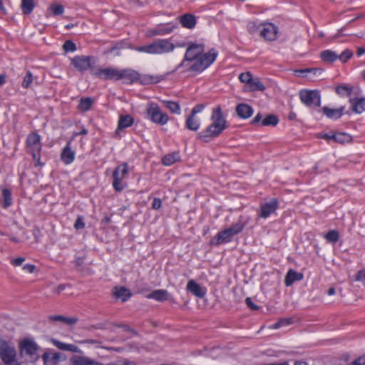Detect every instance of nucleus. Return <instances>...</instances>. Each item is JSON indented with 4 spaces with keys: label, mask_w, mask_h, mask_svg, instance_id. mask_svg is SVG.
Masks as SVG:
<instances>
[{
    "label": "nucleus",
    "mask_w": 365,
    "mask_h": 365,
    "mask_svg": "<svg viewBox=\"0 0 365 365\" xmlns=\"http://www.w3.org/2000/svg\"><path fill=\"white\" fill-rule=\"evenodd\" d=\"M21 7L24 14H30L34 9V0H21Z\"/></svg>",
    "instance_id": "obj_44"
},
{
    "label": "nucleus",
    "mask_w": 365,
    "mask_h": 365,
    "mask_svg": "<svg viewBox=\"0 0 365 365\" xmlns=\"http://www.w3.org/2000/svg\"><path fill=\"white\" fill-rule=\"evenodd\" d=\"M134 123V118L130 115H120L118 122L117 130H123L132 126Z\"/></svg>",
    "instance_id": "obj_32"
},
{
    "label": "nucleus",
    "mask_w": 365,
    "mask_h": 365,
    "mask_svg": "<svg viewBox=\"0 0 365 365\" xmlns=\"http://www.w3.org/2000/svg\"><path fill=\"white\" fill-rule=\"evenodd\" d=\"M364 53H365V48H362V47L358 48L357 51H356V55H357L358 57L361 56Z\"/></svg>",
    "instance_id": "obj_64"
},
{
    "label": "nucleus",
    "mask_w": 365,
    "mask_h": 365,
    "mask_svg": "<svg viewBox=\"0 0 365 365\" xmlns=\"http://www.w3.org/2000/svg\"><path fill=\"white\" fill-rule=\"evenodd\" d=\"M16 356V351L14 347L11 346L5 340L0 341V357L6 364H14Z\"/></svg>",
    "instance_id": "obj_11"
},
{
    "label": "nucleus",
    "mask_w": 365,
    "mask_h": 365,
    "mask_svg": "<svg viewBox=\"0 0 365 365\" xmlns=\"http://www.w3.org/2000/svg\"><path fill=\"white\" fill-rule=\"evenodd\" d=\"M71 143L72 139L68 140L61 153V160L66 165L73 163L76 158V152L71 149Z\"/></svg>",
    "instance_id": "obj_16"
},
{
    "label": "nucleus",
    "mask_w": 365,
    "mask_h": 365,
    "mask_svg": "<svg viewBox=\"0 0 365 365\" xmlns=\"http://www.w3.org/2000/svg\"><path fill=\"white\" fill-rule=\"evenodd\" d=\"M25 260H26L25 257H16V258L11 259L10 263L14 267H19V266L22 265V264L25 262Z\"/></svg>",
    "instance_id": "obj_53"
},
{
    "label": "nucleus",
    "mask_w": 365,
    "mask_h": 365,
    "mask_svg": "<svg viewBox=\"0 0 365 365\" xmlns=\"http://www.w3.org/2000/svg\"><path fill=\"white\" fill-rule=\"evenodd\" d=\"M351 110L356 113H361L365 110V98H350Z\"/></svg>",
    "instance_id": "obj_28"
},
{
    "label": "nucleus",
    "mask_w": 365,
    "mask_h": 365,
    "mask_svg": "<svg viewBox=\"0 0 365 365\" xmlns=\"http://www.w3.org/2000/svg\"><path fill=\"white\" fill-rule=\"evenodd\" d=\"M148 299H152L157 302H163L165 301H172L173 297L166 289H156L146 296Z\"/></svg>",
    "instance_id": "obj_18"
},
{
    "label": "nucleus",
    "mask_w": 365,
    "mask_h": 365,
    "mask_svg": "<svg viewBox=\"0 0 365 365\" xmlns=\"http://www.w3.org/2000/svg\"><path fill=\"white\" fill-rule=\"evenodd\" d=\"M71 65L79 72L84 73L91 69L96 63L95 57L91 56H76L71 60Z\"/></svg>",
    "instance_id": "obj_8"
},
{
    "label": "nucleus",
    "mask_w": 365,
    "mask_h": 365,
    "mask_svg": "<svg viewBox=\"0 0 365 365\" xmlns=\"http://www.w3.org/2000/svg\"><path fill=\"white\" fill-rule=\"evenodd\" d=\"M210 120L212 123L198 133V138L204 143H210L216 139L228 128L226 116L220 105L212 109Z\"/></svg>",
    "instance_id": "obj_2"
},
{
    "label": "nucleus",
    "mask_w": 365,
    "mask_h": 365,
    "mask_svg": "<svg viewBox=\"0 0 365 365\" xmlns=\"http://www.w3.org/2000/svg\"><path fill=\"white\" fill-rule=\"evenodd\" d=\"M165 76L163 75H153V74H144L140 75L139 73L138 81L143 85L155 84L160 83L165 79Z\"/></svg>",
    "instance_id": "obj_20"
},
{
    "label": "nucleus",
    "mask_w": 365,
    "mask_h": 365,
    "mask_svg": "<svg viewBox=\"0 0 365 365\" xmlns=\"http://www.w3.org/2000/svg\"><path fill=\"white\" fill-rule=\"evenodd\" d=\"M113 294L116 299H120L123 302L128 301L132 296V294L128 288L125 287H115Z\"/></svg>",
    "instance_id": "obj_23"
},
{
    "label": "nucleus",
    "mask_w": 365,
    "mask_h": 365,
    "mask_svg": "<svg viewBox=\"0 0 365 365\" xmlns=\"http://www.w3.org/2000/svg\"><path fill=\"white\" fill-rule=\"evenodd\" d=\"M234 235L228 229L219 232L216 237L210 242L211 245H220L221 244L228 243L232 240Z\"/></svg>",
    "instance_id": "obj_17"
},
{
    "label": "nucleus",
    "mask_w": 365,
    "mask_h": 365,
    "mask_svg": "<svg viewBox=\"0 0 365 365\" xmlns=\"http://www.w3.org/2000/svg\"><path fill=\"white\" fill-rule=\"evenodd\" d=\"M161 200L158 197H155L152 203V208L154 210H159L161 207Z\"/></svg>",
    "instance_id": "obj_57"
},
{
    "label": "nucleus",
    "mask_w": 365,
    "mask_h": 365,
    "mask_svg": "<svg viewBox=\"0 0 365 365\" xmlns=\"http://www.w3.org/2000/svg\"><path fill=\"white\" fill-rule=\"evenodd\" d=\"M74 227L76 230L83 229L85 227V223L82 218H81V217L77 218V220H76L75 224H74Z\"/></svg>",
    "instance_id": "obj_58"
},
{
    "label": "nucleus",
    "mask_w": 365,
    "mask_h": 365,
    "mask_svg": "<svg viewBox=\"0 0 365 365\" xmlns=\"http://www.w3.org/2000/svg\"><path fill=\"white\" fill-rule=\"evenodd\" d=\"M51 342L55 346H56L58 349H59L61 350L69 351L71 352H78V348L74 344H66V343L61 342L57 339H52Z\"/></svg>",
    "instance_id": "obj_36"
},
{
    "label": "nucleus",
    "mask_w": 365,
    "mask_h": 365,
    "mask_svg": "<svg viewBox=\"0 0 365 365\" xmlns=\"http://www.w3.org/2000/svg\"><path fill=\"white\" fill-rule=\"evenodd\" d=\"M317 71H318L317 68H312L295 70L294 72L295 76H304V74L308 73H313L314 74H316L317 73Z\"/></svg>",
    "instance_id": "obj_51"
},
{
    "label": "nucleus",
    "mask_w": 365,
    "mask_h": 365,
    "mask_svg": "<svg viewBox=\"0 0 365 365\" xmlns=\"http://www.w3.org/2000/svg\"><path fill=\"white\" fill-rule=\"evenodd\" d=\"M145 111L148 118L152 123L157 125H165L170 120V117L168 113L163 111L156 103H148Z\"/></svg>",
    "instance_id": "obj_6"
},
{
    "label": "nucleus",
    "mask_w": 365,
    "mask_h": 365,
    "mask_svg": "<svg viewBox=\"0 0 365 365\" xmlns=\"http://www.w3.org/2000/svg\"><path fill=\"white\" fill-rule=\"evenodd\" d=\"M290 319H282L278 322L275 323L273 327L275 329L279 328L282 326L287 325L290 324Z\"/></svg>",
    "instance_id": "obj_56"
},
{
    "label": "nucleus",
    "mask_w": 365,
    "mask_h": 365,
    "mask_svg": "<svg viewBox=\"0 0 365 365\" xmlns=\"http://www.w3.org/2000/svg\"><path fill=\"white\" fill-rule=\"evenodd\" d=\"M248 220L245 219L244 216H240L238 220L234 223L230 227L227 228L235 236L240 233L247 225Z\"/></svg>",
    "instance_id": "obj_26"
},
{
    "label": "nucleus",
    "mask_w": 365,
    "mask_h": 365,
    "mask_svg": "<svg viewBox=\"0 0 365 365\" xmlns=\"http://www.w3.org/2000/svg\"><path fill=\"white\" fill-rule=\"evenodd\" d=\"M1 197L0 199L1 206L6 209L9 207L13 203L11 191L8 188H4L1 190Z\"/></svg>",
    "instance_id": "obj_29"
},
{
    "label": "nucleus",
    "mask_w": 365,
    "mask_h": 365,
    "mask_svg": "<svg viewBox=\"0 0 365 365\" xmlns=\"http://www.w3.org/2000/svg\"><path fill=\"white\" fill-rule=\"evenodd\" d=\"M175 26L173 23H167L158 25L153 31V35H165L173 32Z\"/></svg>",
    "instance_id": "obj_31"
},
{
    "label": "nucleus",
    "mask_w": 365,
    "mask_h": 365,
    "mask_svg": "<svg viewBox=\"0 0 365 365\" xmlns=\"http://www.w3.org/2000/svg\"><path fill=\"white\" fill-rule=\"evenodd\" d=\"M41 137L37 131H34L27 135L25 142V148L26 153L32 157L35 167L43 168L45 163L41 161L42 150Z\"/></svg>",
    "instance_id": "obj_3"
},
{
    "label": "nucleus",
    "mask_w": 365,
    "mask_h": 365,
    "mask_svg": "<svg viewBox=\"0 0 365 365\" xmlns=\"http://www.w3.org/2000/svg\"><path fill=\"white\" fill-rule=\"evenodd\" d=\"M279 123V119L277 115L269 114L267 115L262 121V126H276Z\"/></svg>",
    "instance_id": "obj_43"
},
{
    "label": "nucleus",
    "mask_w": 365,
    "mask_h": 365,
    "mask_svg": "<svg viewBox=\"0 0 365 365\" xmlns=\"http://www.w3.org/2000/svg\"><path fill=\"white\" fill-rule=\"evenodd\" d=\"M262 115L260 113H258L255 117L254 118L251 120V124L255 125H257V123H261V121L262 120Z\"/></svg>",
    "instance_id": "obj_60"
},
{
    "label": "nucleus",
    "mask_w": 365,
    "mask_h": 365,
    "mask_svg": "<svg viewBox=\"0 0 365 365\" xmlns=\"http://www.w3.org/2000/svg\"><path fill=\"white\" fill-rule=\"evenodd\" d=\"M279 28L271 22H262L259 36L267 41H274L278 38Z\"/></svg>",
    "instance_id": "obj_12"
},
{
    "label": "nucleus",
    "mask_w": 365,
    "mask_h": 365,
    "mask_svg": "<svg viewBox=\"0 0 365 365\" xmlns=\"http://www.w3.org/2000/svg\"><path fill=\"white\" fill-rule=\"evenodd\" d=\"M253 78L252 73L250 72H245L242 73L239 76V80L241 83L246 84L248 86Z\"/></svg>",
    "instance_id": "obj_48"
},
{
    "label": "nucleus",
    "mask_w": 365,
    "mask_h": 365,
    "mask_svg": "<svg viewBox=\"0 0 365 365\" xmlns=\"http://www.w3.org/2000/svg\"><path fill=\"white\" fill-rule=\"evenodd\" d=\"M299 98L307 107H319L321 105V95L317 90H302L299 92Z\"/></svg>",
    "instance_id": "obj_7"
},
{
    "label": "nucleus",
    "mask_w": 365,
    "mask_h": 365,
    "mask_svg": "<svg viewBox=\"0 0 365 365\" xmlns=\"http://www.w3.org/2000/svg\"><path fill=\"white\" fill-rule=\"evenodd\" d=\"M73 365H103L102 363L86 356H74L71 358Z\"/></svg>",
    "instance_id": "obj_22"
},
{
    "label": "nucleus",
    "mask_w": 365,
    "mask_h": 365,
    "mask_svg": "<svg viewBox=\"0 0 365 365\" xmlns=\"http://www.w3.org/2000/svg\"><path fill=\"white\" fill-rule=\"evenodd\" d=\"M353 88L350 85H339L336 87L335 91L341 96H349L353 92Z\"/></svg>",
    "instance_id": "obj_42"
},
{
    "label": "nucleus",
    "mask_w": 365,
    "mask_h": 365,
    "mask_svg": "<svg viewBox=\"0 0 365 365\" xmlns=\"http://www.w3.org/2000/svg\"><path fill=\"white\" fill-rule=\"evenodd\" d=\"M324 238L330 243L335 244L339 239V233L336 230L329 231L324 235Z\"/></svg>",
    "instance_id": "obj_45"
},
{
    "label": "nucleus",
    "mask_w": 365,
    "mask_h": 365,
    "mask_svg": "<svg viewBox=\"0 0 365 365\" xmlns=\"http://www.w3.org/2000/svg\"><path fill=\"white\" fill-rule=\"evenodd\" d=\"M237 116L241 119H248L254 113L252 107L247 103H240L235 108Z\"/></svg>",
    "instance_id": "obj_19"
},
{
    "label": "nucleus",
    "mask_w": 365,
    "mask_h": 365,
    "mask_svg": "<svg viewBox=\"0 0 365 365\" xmlns=\"http://www.w3.org/2000/svg\"><path fill=\"white\" fill-rule=\"evenodd\" d=\"M352 52L349 49H346L339 56L338 55V59H339L342 63H346L352 57Z\"/></svg>",
    "instance_id": "obj_49"
},
{
    "label": "nucleus",
    "mask_w": 365,
    "mask_h": 365,
    "mask_svg": "<svg viewBox=\"0 0 365 365\" xmlns=\"http://www.w3.org/2000/svg\"><path fill=\"white\" fill-rule=\"evenodd\" d=\"M200 119L195 115L190 114L185 120V128L192 131H197L200 128Z\"/></svg>",
    "instance_id": "obj_30"
},
{
    "label": "nucleus",
    "mask_w": 365,
    "mask_h": 365,
    "mask_svg": "<svg viewBox=\"0 0 365 365\" xmlns=\"http://www.w3.org/2000/svg\"><path fill=\"white\" fill-rule=\"evenodd\" d=\"M93 104V101L90 97H83L80 99L78 110L81 112H87L91 110Z\"/></svg>",
    "instance_id": "obj_39"
},
{
    "label": "nucleus",
    "mask_w": 365,
    "mask_h": 365,
    "mask_svg": "<svg viewBox=\"0 0 365 365\" xmlns=\"http://www.w3.org/2000/svg\"><path fill=\"white\" fill-rule=\"evenodd\" d=\"M181 160V156L179 151H174L164 155L162 158V164L165 166H171L177 162Z\"/></svg>",
    "instance_id": "obj_25"
},
{
    "label": "nucleus",
    "mask_w": 365,
    "mask_h": 365,
    "mask_svg": "<svg viewBox=\"0 0 365 365\" xmlns=\"http://www.w3.org/2000/svg\"><path fill=\"white\" fill-rule=\"evenodd\" d=\"M119 71L116 68L108 67L92 71V74L103 81H119Z\"/></svg>",
    "instance_id": "obj_13"
},
{
    "label": "nucleus",
    "mask_w": 365,
    "mask_h": 365,
    "mask_svg": "<svg viewBox=\"0 0 365 365\" xmlns=\"http://www.w3.org/2000/svg\"><path fill=\"white\" fill-rule=\"evenodd\" d=\"M87 134H88V130L86 128L83 127L81 128V131H79V132H74L73 133V138L71 139L73 140L76 137H77L78 135H86Z\"/></svg>",
    "instance_id": "obj_61"
},
{
    "label": "nucleus",
    "mask_w": 365,
    "mask_h": 365,
    "mask_svg": "<svg viewBox=\"0 0 365 365\" xmlns=\"http://www.w3.org/2000/svg\"><path fill=\"white\" fill-rule=\"evenodd\" d=\"M248 88L250 91H264L266 88L257 77H253L252 78L250 84L248 85Z\"/></svg>",
    "instance_id": "obj_40"
},
{
    "label": "nucleus",
    "mask_w": 365,
    "mask_h": 365,
    "mask_svg": "<svg viewBox=\"0 0 365 365\" xmlns=\"http://www.w3.org/2000/svg\"><path fill=\"white\" fill-rule=\"evenodd\" d=\"M349 365H365V356H360Z\"/></svg>",
    "instance_id": "obj_59"
},
{
    "label": "nucleus",
    "mask_w": 365,
    "mask_h": 365,
    "mask_svg": "<svg viewBox=\"0 0 365 365\" xmlns=\"http://www.w3.org/2000/svg\"><path fill=\"white\" fill-rule=\"evenodd\" d=\"M174 48L175 46L171 41L168 39H160L148 45L136 47L135 50L149 54H162L170 53Z\"/></svg>",
    "instance_id": "obj_4"
},
{
    "label": "nucleus",
    "mask_w": 365,
    "mask_h": 365,
    "mask_svg": "<svg viewBox=\"0 0 365 365\" xmlns=\"http://www.w3.org/2000/svg\"><path fill=\"white\" fill-rule=\"evenodd\" d=\"M262 26V22H259L256 21H249L247 24V30L249 34L254 35L256 34H260L261 26Z\"/></svg>",
    "instance_id": "obj_41"
},
{
    "label": "nucleus",
    "mask_w": 365,
    "mask_h": 365,
    "mask_svg": "<svg viewBox=\"0 0 365 365\" xmlns=\"http://www.w3.org/2000/svg\"><path fill=\"white\" fill-rule=\"evenodd\" d=\"M19 349L22 353L28 355L31 360L36 361L38 359L39 346L33 339L24 338L20 342Z\"/></svg>",
    "instance_id": "obj_9"
},
{
    "label": "nucleus",
    "mask_w": 365,
    "mask_h": 365,
    "mask_svg": "<svg viewBox=\"0 0 365 365\" xmlns=\"http://www.w3.org/2000/svg\"><path fill=\"white\" fill-rule=\"evenodd\" d=\"M186 288L188 292H191L195 297L202 298L205 295V292H204L200 285L193 279L188 281Z\"/></svg>",
    "instance_id": "obj_24"
},
{
    "label": "nucleus",
    "mask_w": 365,
    "mask_h": 365,
    "mask_svg": "<svg viewBox=\"0 0 365 365\" xmlns=\"http://www.w3.org/2000/svg\"><path fill=\"white\" fill-rule=\"evenodd\" d=\"M180 21L182 26L187 29H192L196 25V19L195 16L190 14L181 16Z\"/></svg>",
    "instance_id": "obj_35"
},
{
    "label": "nucleus",
    "mask_w": 365,
    "mask_h": 365,
    "mask_svg": "<svg viewBox=\"0 0 365 365\" xmlns=\"http://www.w3.org/2000/svg\"><path fill=\"white\" fill-rule=\"evenodd\" d=\"M344 107L341 106L339 108H331L327 106L322 108V113L328 118L332 120L339 119L344 114Z\"/></svg>",
    "instance_id": "obj_21"
},
{
    "label": "nucleus",
    "mask_w": 365,
    "mask_h": 365,
    "mask_svg": "<svg viewBox=\"0 0 365 365\" xmlns=\"http://www.w3.org/2000/svg\"><path fill=\"white\" fill-rule=\"evenodd\" d=\"M355 280L361 282L365 285V267L357 272L355 275Z\"/></svg>",
    "instance_id": "obj_52"
},
{
    "label": "nucleus",
    "mask_w": 365,
    "mask_h": 365,
    "mask_svg": "<svg viewBox=\"0 0 365 365\" xmlns=\"http://www.w3.org/2000/svg\"><path fill=\"white\" fill-rule=\"evenodd\" d=\"M129 174V166L128 163H123L117 166L112 175V187L115 192H122L128 187L125 181Z\"/></svg>",
    "instance_id": "obj_5"
},
{
    "label": "nucleus",
    "mask_w": 365,
    "mask_h": 365,
    "mask_svg": "<svg viewBox=\"0 0 365 365\" xmlns=\"http://www.w3.org/2000/svg\"><path fill=\"white\" fill-rule=\"evenodd\" d=\"M205 108V106L204 104H197L192 108L190 114L196 116V115L201 113Z\"/></svg>",
    "instance_id": "obj_54"
},
{
    "label": "nucleus",
    "mask_w": 365,
    "mask_h": 365,
    "mask_svg": "<svg viewBox=\"0 0 365 365\" xmlns=\"http://www.w3.org/2000/svg\"><path fill=\"white\" fill-rule=\"evenodd\" d=\"M245 302H246V304L247 305V307L249 308H250L251 309L257 310L258 309V307L252 302V300L250 297H247L245 299Z\"/></svg>",
    "instance_id": "obj_62"
},
{
    "label": "nucleus",
    "mask_w": 365,
    "mask_h": 365,
    "mask_svg": "<svg viewBox=\"0 0 365 365\" xmlns=\"http://www.w3.org/2000/svg\"><path fill=\"white\" fill-rule=\"evenodd\" d=\"M203 43L189 42L181 62L173 72L179 71L187 77H194L207 69L217 59L218 51L212 48L207 52Z\"/></svg>",
    "instance_id": "obj_1"
},
{
    "label": "nucleus",
    "mask_w": 365,
    "mask_h": 365,
    "mask_svg": "<svg viewBox=\"0 0 365 365\" xmlns=\"http://www.w3.org/2000/svg\"><path fill=\"white\" fill-rule=\"evenodd\" d=\"M303 277V274L289 269L285 276L284 284L286 287H290L294 282L301 281Z\"/></svg>",
    "instance_id": "obj_27"
},
{
    "label": "nucleus",
    "mask_w": 365,
    "mask_h": 365,
    "mask_svg": "<svg viewBox=\"0 0 365 365\" xmlns=\"http://www.w3.org/2000/svg\"><path fill=\"white\" fill-rule=\"evenodd\" d=\"M48 320L51 322H61L68 325H73L78 322V318L66 317L62 315H51L48 317Z\"/></svg>",
    "instance_id": "obj_37"
},
{
    "label": "nucleus",
    "mask_w": 365,
    "mask_h": 365,
    "mask_svg": "<svg viewBox=\"0 0 365 365\" xmlns=\"http://www.w3.org/2000/svg\"><path fill=\"white\" fill-rule=\"evenodd\" d=\"M63 49L65 52H74L76 51L77 47L73 41L67 40L63 45Z\"/></svg>",
    "instance_id": "obj_47"
},
{
    "label": "nucleus",
    "mask_w": 365,
    "mask_h": 365,
    "mask_svg": "<svg viewBox=\"0 0 365 365\" xmlns=\"http://www.w3.org/2000/svg\"><path fill=\"white\" fill-rule=\"evenodd\" d=\"M42 359L46 365H56L60 360V354L58 353L45 352L42 355Z\"/></svg>",
    "instance_id": "obj_34"
},
{
    "label": "nucleus",
    "mask_w": 365,
    "mask_h": 365,
    "mask_svg": "<svg viewBox=\"0 0 365 365\" xmlns=\"http://www.w3.org/2000/svg\"><path fill=\"white\" fill-rule=\"evenodd\" d=\"M322 138L325 139L328 142L334 141L340 144L349 143L352 141L351 135L342 132L331 131L323 134Z\"/></svg>",
    "instance_id": "obj_14"
},
{
    "label": "nucleus",
    "mask_w": 365,
    "mask_h": 365,
    "mask_svg": "<svg viewBox=\"0 0 365 365\" xmlns=\"http://www.w3.org/2000/svg\"><path fill=\"white\" fill-rule=\"evenodd\" d=\"M49 9L54 16L61 15L64 11V8L61 4H53Z\"/></svg>",
    "instance_id": "obj_50"
},
{
    "label": "nucleus",
    "mask_w": 365,
    "mask_h": 365,
    "mask_svg": "<svg viewBox=\"0 0 365 365\" xmlns=\"http://www.w3.org/2000/svg\"><path fill=\"white\" fill-rule=\"evenodd\" d=\"M161 102L171 113L175 115L181 114V107L178 102L169 100H163Z\"/></svg>",
    "instance_id": "obj_33"
},
{
    "label": "nucleus",
    "mask_w": 365,
    "mask_h": 365,
    "mask_svg": "<svg viewBox=\"0 0 365 365\" xmlns=\"http://www.w3.org/2000/svg\"><path fill=\"white\" fill-rule=\"evenodd\" d=\"M119 81L122 80L126 84H131L139 79V73L131 68L120 69Z\"/></svg>",
    "instance_id": "obj_15"
},
{
    "label": "nucleus",
    "mask_w": 365,
    "mask_h": 365,
    "mask_svg": "<svg viewBox=\"0 0 365 365\" xmlns=\"http://www.w3.org/2000/svg\"><path fill=\"white\" fill-rule=\"evenodd\" d=\"M65 288H66L65 284H59V285L56 287V292L57 294H60L63 290H64V289H65Z\"/></svg>",
    "instance_id": "obj_63"
},
{
    "label": "nucleus",
    "mask_w": 365,
    "mask_h": 365,
    "mask_svg": "<svg viewBox=\"0 0 365 365\" xmlns=\"http://www.w3.org/2000/svg\"><path fill=\"white\" fill-rule=\"evenodd\" d=\"M279 207V202L277 198H272L269 201L262 202L257 210L259 218L267 219L274 214Z\"/></svg>",
    "instance_id": "obj_10"
},
{
    "label": "nucleus",
    "mask_w": 365,
    "mask_h": 365,
    "mask_svg": "<svg viewBox=\"0 0 365 365\" xmlns=\"http://www.w3.org/2000/svg\"><path fill=\"white\" fill-rule=\"evenodd\" d=\"M22 269L26 272L31 274L36 271V267L33 264H26L23 266Z\"/></svg>",
    "instance_id": "obj_55"
},
{
    "label": "nucleus",
    "mask_w": 365,
    "mask_h": 365,
    "mask_svg": "<svg viewBox=\"0 0 365 365\" xmlns=\"http://www.w3.org/2000/svg\"><path fill=\"white\" fill-rule=\"evenodd\" d=\"M33 75L32 73L29 71H27L26 76H24L21 86L24 88H29L33 82Z\"/></svg>",
    "instance_id": "obj_46"
},
{
    "label": "nucleus",
    "mask_w": 365,
    "mask_h": 365,
    "mask_svg": "<svg viewBox=\"0 0 365 365\" xmlns=\"http://www.w3.org/2000/svg\"><path fill=\"white\" fill-rule=\"evenodd\" d=\"M321 59L328 63H331L338 59V55L331 50H324L320 53Z\"/></svg>",
    "instance_id": "obj_38"
}]
</instances>
